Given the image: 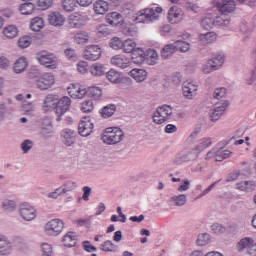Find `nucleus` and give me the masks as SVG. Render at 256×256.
Returning <instances> with one entry per match:
<instances>
[{
	"label": "nucleus",
	"mask_w": 256,
	"mask_h": 256,
	"mask_svg": "<svg viewBox=\"0 0 256 256\" xmlns=\"http://www.w3.org/2000/svg\"><path fill=\"white\" fill-rule=\"evenodd\" d=\"M173 115V108L169 105H162L152 115L156 125H163Z\"/></svg>",
	"instance_id": "obj_3"
},
{
	"label": "nucleus",
	"mask_w": 256,
	"mask_h": 256,
	"mask_svg": "<svg viewBox=\"0 0 256 256\" xmlns=\"http://www.w3.org/2000/svg\"><path fill=\"white\" fill-rule=\"evenodd\" d=\"M136 46L137 44L135 43V41H133V39H127L126 41H124L122 51H124V53H131V55H133V53L137 51V49H135Z\"/></svg>",
	"instance_id": "obj_41"
},
{
	"label": "nucleus",
	"mask_w": 256,
	"mask_h": 256,
	"mask_svg": "<svg viewBox=\"0 0 256 256\" xmlns=\"http://www.w3.org/2000/svg\"><path fill=\"white\" fill-rule=\"evenodd\" d=\"M227 107H229V102L225 100L222 103L215 104L214 108L210 111V120L215 123V121H219L221 116L225 111H227Z\"/></svg>",
	"instance_id": "obj_7"
},
{
	"label": "nucleus",
	"mask_w": 256,
	"mask_h": 256,
	"mask_svg": "<svg viewBox=\"0 0 256 256\" xmlns=\"http://www.w3.org/2000/svg\"><path fill=\"white\" fill-rule=\"evenodd\" d=\"M77 5H79V2H77V0H65L66 13H71L72 11H75Z\"/></svg>",
	"instance_id": "obj_58"
},
{
	"label": "nucleus",
	"mask_w": 256,
	"mask_h": 256,
	"mask_svg": "<svg viewBox=\"0 0 256 256\" xmlns=\"http://www.w3.org/2000/svg\"><path fill=\"white\" fill-rule=\"evenodd\" d=\"M124 45H125V42H123V40H121V38L119 37H114L110 40V47L115 51H119V49H123Z\"/></svg>",
	"instance_id": "obj_48"
},
{
	"label": "nucleus",
	"mask_w": 256,
	"mask_h": 256,
	"mask_svg": "<svg viewBox=\"0 0 256 256\" xmlns=\"http://www.w3.org/2000/svg\"><path fill=\"white\" fill-rule=\"evenodd\" d=\"M74 90L71 91V87L67 88L68 94L70 97L75 99H83V97H88V89L86 88H73Z\"/></svg>",
	"instance_id": "obj_26"
},
{
	"label": "nucleus",
	"mask_w": 256,
	"mask_h": 256,
	"mask_svg": "<svg viewBox=\"0 0 256 256\" xmlns=\"http://www.w3.org/2000/svg\"><path fill=\"white\" fill-rule=\"evenodd\" d=\"M65 55L69 61H72L73 63L77 62V53L73 49H66Z\"/></svg>",
	"instance_id": "obj_62"
},
{
	"label": "nucleus",
	"mask_w": 256,
	"mask_h": 256,
	"mask_svg": "<svg viewBox=\"0 0 256 256\" xmlns=\"http://www.w3.org/2000/svg\"><path fill=\"white\" fill-rule=\"evenodd\" d=\"M209 62L210 65H213L214 69H219L223 67V63H225V56L223 54H214Z\"/></svg>",
	"instance_id": "obj_33"
},
{
	"label": "nucleus",
	"mask_w": 256,
	"mask_h": 256,
	"mask_svg": "<svg viewBox=\"0 0 256 256\" xmlns=\"http://www.w3.org/2000/svg\"><path fill=\"white\" fill-rule=\"evenodd\" d=\"M201 26L203 27V29H206V31H209V29H213V27H215L213 16H211V14H208L206 17H204L201 21Z\"/></svg>",
	"instance_id": "obj_43"
},
{
	"label": "nucleus",
	"mask_w": 256,
	"mask_h": 256,
	"mask_svg": "<svg viewBox=\"0 0 256 256\" xmlns=\"http://www.w3.org/2000/svg\"><path fill=\"white\" fill-rule=\"evenodd\" d=\"M130 59H131V63H135V65H143V63H147V60L145 57V50L141 48H136V50L132 52Z\"/></svg>",
	"instance_id": "obj_17"
},
{
	"label": "nucleus",
	"mask_w": 256,
	"mask_h": 256,
	"mask_svg": "<svg viewBox=\"0 0 256 256\" xmlns=\"http://www.w3.org/2000/svg\"><path fill=\"white\" fill-rule=\"evenodd\" d=\"M87 89H88V97L90 99H94L95 101H97V99H101V95H103V90H101V88L93 86Z\"/></svg>",
	"instance_id": "obj_40"
},
{
	"label": "nucleus",
	"mask_w": 256,
	"mask_h": 256,
	"mask_svg": "<svg viewBox=\"0 0 256 256\" xmlns=\"http://www.w3.org/2000/svg\"><path fill=\"white\" fill-rule=\"evenodd\" d=\"M20 217L24 219V221H33L35 217H37V210L30 204L24 203L19 208Z\"/></svg>",
	"instance_id": "obj_8"
},
{
	"label": "nucleus",
	"mask_w": 256,
	"mask_h": 256,
	"mask_svg": "<svg viewBox=\"0 0 256 256\" xmlns=\"http://www.w3.org/2000/svg\"><path fill=\"white\" fill-rule=\"evenodd\" d=\"M183 19V13L181 12V9L177 7H171L168 11V21L172 25H177V23H181V20Z\"/></svg>",
	"instance_id": "obj_13"
},
{
	"label": "nucleus",
	"mask_w": 256,
	"mask_h": 256,
	"mask_svg": "<svg viewBox=\"0 0 256 256\" xmlns=\"http://www.w3.org/2000/svg\"><path fill=\"white\" fill-rule=\"evenodd\" d=\"M13 252V243L5 236L0 234V255H11Z\"/></svg>",
	"instance_id": "obj_16"
},
{
	"label": "nucleus",
	"mask_w": 256,
	"mask_h": 256,
	"mask_svg": "<svg viewBox=\"0 0 256 256\" xmlns=\"http://www.w3.org/2000/svg\"><path fill=\"white\" fill-rule=\"evenodd\" d=\"M22 153L27 154L33 149V141L26 139L20 144Z\"/></svg>",
	"instance_id": "obj_54"
},
{
	"label": "nucleus",
	"mask_w": 256,
	"mask_h": 256,
	"mask_svg": "<svg viewBox=\"0 0 256 256\" xmlns=\"http://www.w3.org/2000/svg\"><path fill=\"white\" fill-rule=\"evenodd\" d=\"M82 248L86 253H95L97 251V247L91 244V241L85 240L82 242Z\"/></svg>",
	"instance_id": "obj_59"
},
{
	"label": "nucleus",
	"mask_w": 256,
	"mask_h": 256,
	"mask_svg": "<svg viewBox=\"0 0 256 256\" xmlns=\"http://www.w3.org/2000/svg\"><path fill=\"white\" fill-rule=\"evenodd\" d=\"M146 63L148 65H157V59H159V54L155 51V49H148L145 52Z\"/></svg>",
	"instance_id": "obj_28"
},
{
	"label": "nucleus",
	"mask_w": 256,
	"mask_h": 256,
	"mask_svg": "<svg viewBox=\"0 0 256 256\" xmlns=\"http://www.w3.org/2000/svg\"><path fill=\"white\" fill-rule=\"evenodd\" d=\"M211 231L214 232L216 235H221L227 231V228L220 223H214L210 227Z\"/></svg>",
	"instance_id": "obj_57"
},
{
	"label": "nucleus",
	"mask_w": 256,
	"mask_h": 256,
	"mask_svg": "<svg viewBox=\"0 0 256 256\" xmlns=\"http://www.w3.org/2000/svg\"><path fill=\"white\" fill-rule=\"evenodd\" d=\"M209 241H211V235H209L208 233L198 235L197 244L200 247H205V245H207Z\"/></svg>",
	"instance_id": "obj_52"
},
{
	"label": "nucleus",
	"mask_w": 256,
	"mask_h": 256,
	"mask_svg": "<svg viewBox=\"0 0 256 256\" xmlns=\"http://www.w3.org/2000/svg\"><path fill=\"white\" fill-rule=\"evenodd\" d=\"M106 78L108 81H110V83L119 85L123 81V73L115 69H110L108 72H106Z\"/></svg>",
	"instance_id": "obj_18"
},
{
	"label": "nucleus",
	"mask_w": 256,
	"mask_h": 256,
	"mask_svg": "<svg viewBox=\"0 0 256 256\" xmlns=\"http://www.w3.org/2000/svg\"><path fill=\"white\" fill-rule=\"evenodd\" d=\"M233 152L229 150H220L216 152V161H224V159H229Z\"/></svg>",
	"instance_id": "obj_56"
},
{
	"label": "nucleus",
	"mask_w": 256,
	"mask_h": 256,
	"mask_svg": "<svg viewBox=\"0 0 256 256\" xmlns=\"http://www.w3.org/2000/svg\"><path fill=\"white\" fill-rule=\"evenodd\" d=\"M38 7L45 11L49 7H53V0H38Z\"/></svg>",
	"instance_id": "obj_63"
},
{
	"label": "nucleus",
	"mask_w": 256,
	"mask_h": 256,
	"mask_svg": "<svg viewBox=\"0 0 256 256\" xmlns=\"http://www.w3.org/2000/svg\"><path fill=\"white\" fill-rule=\"evenodd\" d=\"M36 60L47 69H57V57L53 53L40 51L36 54Z\"/></svg>",
	"instance_id": "obj_4"
},
{
	"label": "nucleus",
	"mask_w": 256,
	"mask_h": 256,
	"mask_svg": "<svg viewBox=\"0 0 256 256\" xmlns=\"http://www.w3.org/2000/svg\"><path fill=\"white\" fill-rule=\"evenodd\" d=\"M109 11V3L105 0H97L94 3V12L96 15H105Z\"/></svg>",
	"instance_id": "obj_20"
},
{
	"label": "nucleus",
	"mask_w": 256,
	"mask_h": 256,
	"mask_svg": "<svg viewBox=\"0 0 256 256\" xmlns=\"http://www.w3.org/2000/svg\"><path fill=\"white\" fill-rule=\"evenodd\" d=\"M117 111V106L115 104H108L99 110V113L103 119H109V117H113L115 112Z\"/></svg>",
	"instance_id": "obj_25"
},
{
	"label": "nucleus",
	"mask_w": 256,
	"mask_h": 256,
	"mask_svg": "<svg viewBox=\"0 0 256 256\" xmlns=\"http://www.w3.org/2000/svg\"><path fill=\"white\" fill-rule=\"evenodd\" d=\"M68 27L70 29H81L83 27V15L75 12L68 18Z\"/></svg>",
	"instance_id": "obj_15"
},
{
	"label": "nucleus",
	"mask_w": 256,
	"mask_h": 256,
	"mask_svg": "<svg viewBox=\"0 0 256 256\" xmlns=\"http://www.w3.org/2000/svg\"><path fill=\"white\" fill-rule=\"evenodd\" d=\"M19 33V30L15 27V25H9L4 28L3 35L8 39H15V36Z\"/></svg>",
	"instance_id": "obj_44"
},
{
	"label": "nucleus",
	"mask_w": 256,
	"mask_h": 256,
	"mask_svg": "<svg viewBox=\"0 0 256 256\" xmlns=\"http://www.w3.org/2000/svg\"><path fill=\"white\" fill-rule=\"evenodd\" d=\"M174 43L176 45V51H180L181 53H187L191 49V44L187 41L177 40Z\"/></svg>",
	"instance_id": "obj_47"
},
{
	"label": "nucleus",
	"mask_w": 256,
	"mask_h": 256,
	"mask_svg": "<svg viewBox=\"0 0 256 256\" xmlns=\"http://www.w3.org/2000/svg\"><path fill=\"white\" fill-rule=\"evenodd\" d=\"M156 13H163V8H146L139 12L138 16L135 18V21L136 23H151V21L159 19V16H157Z\"/></svg>",
	"instance_id": "obj_2"
},
{
	"label": "nucleus",
	"mask_w": 256,
	"mask_h": 256,
	"mask_svg": "<svg viewBox=\"0 0 256 256\" xmlns=\"http://www.w3.org/2000/svg\"><path fill=\"white\" fill-rule=\"evenodd\" d=\"M111 63L120 69H127V67H131V58L125 55H116L111 58Z\"/></svg>",
	"instance_id": "obj_11"
},
{
	"label": "nucleus",
	"mask_w": 256,
	"mask_h": 256,
	"mask_svg": "<svg viewBox=\"0 0 256 256\" xmlns=\"http://www.w3.org/2000/svg\"><path fill=\"white\" fill-rule=\"evenodd\" d=\"M65 193V186H60L59 188L55 189L54 192L48 193V199H58Z\"/></svg>",
	"instance_id": "obj_55"
},
{
	"label": "nucleus",
	"mask_w": 256,
	"mask_h": 256,
	"mask_svg": "<svg viewBox=\"0 0 256 256\" xmlns=\"http://www.w3.org/2000/svg\"><path fill=\"white\" fill-rule=\"evenodd\" d=\"M237 189H239V191H254L255 190V181H242L240 183L236 184Z\"/></svg>",
	"instance_id": "obj_35"
},
{
	"label": "nucleus",
	"mask_w": 256,
	"mask_h": 256,
	"mask_svg": "<svg viewBox=\"0 0 256 256\" xmlns=\"http://www.w3.org/2000/svg\"><path fill=\"white\" fill-rule=\"evenodd\" d=\"M198 86L193 82L186 81L182 85L183 95L186 99H193L197 93Z\"/></svg>",
	"instance_id": "obj_14"
},
{
	"label": "nucleus",
	"mask_w": 256,
	"mask_h": 256,
	"mask_svg": "<svg viewBox=\"0 0 256 256\" xmlns=\"http://www.w3.org/2000/svg\"><path fill=\"white\" fill-rule=\"evenodd\" d=\"M174 53H177V46L174 43L166 44L163 49L161 50V57L162 59H169L174 55Z\"/></svg>",
	"instance_id": "obj_22"
},
{
	"label": "nucleus",
	"mask_w": 256,
	"mask_h": 256,
	"mask_svg": "<svg viewBox=\"0 0 256 256\" xmlns=\"http://www.w3.org/2000/svg\"><path fill=\"white\" fill-rule=\"evenodd\" d=\"M77 70L84 75V73L89 71V64L85 61H80L77 63Z\"/></svg>",
	"instance_id": "obj_64"
},
{
	"label": "nucleus",
	"mask_w": 256,
	"mask_h": 256,
	"mask_svg": "<svg viewBox=\"0 0 256 256\" xmlns=\"http://www.w3.org/2000/svg\"><path fill=\"white\" fill-rule=\"evenodd\" d=\"M1 207L6 213H13L17 209V202L15 200L5 199L2 201Z\"/></svg>",
	"instance_id": "obj_32"
},
{
	"label": "nucleus",
	"mask_w": 256,
	"mask_h": 256,
	"mask_svg": "<svg viewBox=\"0 0 256 256\" xmlns=\"http://www.w3.org/2000/svg\"><path fill=\"white\" fill-rule=\"evenodd\" d=\"M253 243H255V240L251 237H245L242 238L236 245L238 251H245V249H249L251 246H253Z\"/></svg>",
	"instance_id": "obj_30"
},
{
	"label": "nucleus",
	"mask_w": 256,
	"mask_h": 256,
	"mask_svg": "<svg viewBox=\"0 0 256 256\" xmlns=\"http://www.w3.org/2000/svg\"><path fill=\"white\" fill-rule=\"evenodd\" d=\"M74 41L78 45H85V43H89V33L85 31H79L74 35Z\"/></svg>",
	"instance_id": "obj_34"
},
{
	"label": "nucleus",
	"mask_w": 256,
	"mask_h": 256,
	"mask_svg": "<svg viewBox=\"0 0 256 256\" xmlns=\"http://www.w3.org/2000/svg\"><path fill=\"white\" fill-rule=\"evenodd\" d=\"M43 27H45V22L43 21V18L35 17L34 19L31 20L30 29L32 31H41Z\"/></svg>",
	"instance_id": "obj_39"
},
{
	"label": "nucleus",
	"mask_w": 256,
	"mask_h": 256,
	"mask_svg": "<svg viewBox=\"0 0 256 256\" xmlns=\"http://www.w3.org/2000/svg\"><path fill=\"white\" fill-rule=\"evenodd\" d=\"M34 85L37 89H40V91H47V89H51V87L55 85V76L51 73H44L41 74V76H36Z\"/></svg>",
	"instance_id": "obj_6"
},
{
	"label": "nucleus",
	"mask_w": 256,
	"mask_h": 256,
	"mask_svg": "<svg viewBox=\"0 0 256 256\" xmlns=\"http://www.w3.org/2000/svg\"><path fill=\"white\" fill-rule=\"evenodd\" d=\"M13 69L14 73H23V71L27 69V59L21 57L18 60H16Z\"/></svg>",
	"instance_id": "obj_36"
},
{
	"label": "nucleus",
	"mask_w": 256,
	"mask_h": 256,
	"mask_svg": "<svg viewBox=\"0 0 256 256\" xmlns=\"http://www.w3.org/2000/svg\"><path fill=\"white\" fill-rule=\"evenodd\" d=\"M84 59L87 61H97L101 59V47H99V45L87 46L84 51Z\"/></svg>",
	"instance_id": "obj_9"
},
{
	"label": "nucleus",
	"mask_w": 256,
	"mask_h": 256,
	"mask_svg": "<svg viewBox=\"0 0 256 256\" xmlns=\"http://www.w3.org/2000/svg\"><path fill=\"white\" fill-rule=\"evenodd\" d=\"M131 77L138 83H143L147 79V70L134 68L130 71Z\"/></svg>",
	"instance_id": "obj_24"
},
{
	"label": "nucleus",
	"mask_w": 256,
	"mask_h": 256,
	"mask_svg": "<svg viewBox=\"0 0 256 256\" xmlns=\"http://www.w3.org/2000/svg\"><path fill=\"white\" fill-rule=\"evenodd\" d=\"M237 8V3L235 0H221L217 3V9L222 13V15H227V13H233Z\"/></svg>",
	"instance_id": "obj_10"
},
{
	"label": "nucleus",
	"mask_w": 256,
	"mask_h": 256,
	"mask_svg": "<svg viewBox=\"0 0 256 256\" xmlns=\"http://www.w3.org/2000/svg\"><path fill=\"white\" fill-rule=\"evenodd\" d=\"M212 144H213V142L211 141V138H203L199 141L195 150L198 153H201V151H205V149H207V147H211Z\"/></svg>",
	"instance_id": "obj_45"
},
{
	"label": "nucleus",
	"mask_w": 256,
	"mask_h": 256,
	"mask_svg": "<svg viewBox=\"0 0 256 256\" xmlns=\"http://www.w3.org/2000/svg\"><path fill=\"white\" fill-rule=\"evenodd\" d=\"M54 111L57 115L56 121H63L65 115V97H62L54 107Z\"/></svg>",
	"instance_id": "obj_23"
},
{
	"label": "nucleus",
	"mask_w": 256,
	"mask_h": 256,
	"mask_svg": "<svg viewBox=\"0 0 256 256\" xmlns=\"http://www.w3.org/2000/svg\"><path fill=\"white\" fill-rule=\"evenodd\" d=\"M231 19L227 17V14L216 16L214 18V27H229Z\"/></svg>",
	"instance_id": "obj_29"
},
{
	"label": "nucleus",
	"mask_w": 256,
	"mask_h": 256,
	"mask_svg": "<svg viewBox=\"0 0 256 256\" xmlns=\"http://www.w3.org/2000/svg\"><path fill=\"white\" fill-rule=\"evenodd\" d=\"M97 33L98 35H102V37H107V35H111V33H113V30L109 27V25L100 24L97 27Z\"/></svg>",
	"instance_id": "obj_50"
},
{
	"label": "nucleus",
	"mask_w": 256,
	"mask_h": 256,
	"mask_svg": "<svg viewBox=\"0 0 256 256\" xmlns=\"http://www.w3.org/2000/svg\"><path fill=\"white\" fill-rule=\"evenodd\" d=\"M42 256H53V245L43 242L41 244Z\"/></svg>",
	"instance_id": "obj_51"
},
{
	"label": "nucleus",
	"mask_w": 256,
	"mask_h": 256,
	"mask_svg": "<svg viewBox=\"0 0 256 256\" xmlns=\"http://www.w3.org/2000/svg\"><path fill=\"white\" fill-rule=\"evenodd\" d=\"M48 21L50 25H54V27H61L65 23V18L59 12H53L48 16Z\"/></svg>",
	"instance_id": "obj_19"
},
{
	"label": "nucleus",
	"mask_w": 256,
	"mask_h": 256,
	"mask_svg": "<svg viewBox=\"0 0 256 256\" xmlns=\"http://www.w3.org/2000/svg\"><path fill=\"white\" fill-rule=\"evenodd\" d=\"M77 137V132L71 129H66L65 131V145L71 147L75 143Z\"/></svg>",
	"instance_id": "obj_38"
},
{
	"label": "nucleus",
	"mask_w": 256,
	"mask_h": 256,
	"mask_svg": "<svg viewBox=\"0 0 256 256\" xmlns=\"http://www.w3.org/2000/svg\"><path fill=\"white\" fill-rule=\"evenodd\" d=\"M99 249L100 251H104V253H119V246L110 240H106L100 244Z\"/></svg>",
	"instance_id": "obj_21"
},
{
	"label": "nucleus",
	"mask_w": 256,
	"mask_h": 256,
	"mask_svg": "<svg viewBox=\"0 0 256 256\" xmlns=\"http://www.w3.org/2000/svg\"><path fill=\"white\" fill-rule=\"evenodd\" d=\"M31 38L29 36H23L18 40V46L20 49H27L31 45Z\"/></svg>",
	"instance_id": "obj_60"
},
{
	"label": "nucleus",
	"mask_w": 256,
	"mask_h": 256,
	"mask_svg": "<svg viewBox=\"0 0 256 256\" xmlns=\"http://www.w3.org/2000/svg\"><path fill=\"white\" fill-rule=\"evenodd\" d=\"M197 159V155L193 154L192 152L186 154H178L175 157L174 163L176 165H181V163H187L189 161H195Z\"/></svg>",
	"instance_id": "obj_27"
},
{
	"label": "nucleus",
	"mask_w": 256,
	"mask_h": 256,
	"mask_svg": "<svg viewBox=\"0 0 256 256\" xmlns=\"http://www.w3.org/2000/svg\"><path fill=\"white\" fill-rule=\"evenodd\" d=\"M57 99L56 95L53 94H48L43 102V111L47 112V111H51V109H53L54 105H55V100Z\"/></svg>",
	"instance_id": "obj_31"
},
{
	"label": "nucleus",
	"mask_w": 256,
	"mask_h": 256,
	"mask_svg": "<svg viewBox=\"0 0 256 256\" xmlns=\"http://www.w3.org/2000/svg\"><path fill=\"white\" fill-rule=\"evenodd\" d=\"M227 95V89L226 88H216L213 92L214 99H223Z\"/></svg>",
	"instance_id": "obj_61"
},
{
	"label": "nucleus",
	"mask_w": 256,
	"mask_h": 256,
	"mask_svg": "<svg viewBox=\"0 0 256 256\" xmlns=\"http://www.w3.org/2000/svg\"><path fill=\"white\" fill-rule=\"evenodd\" d=\"M19 9L22 15H31L33 11H35V5L31 2H28L21 4Z\"/></svg>",
	"instance_id": "obj_46"
},
{
	"label": "nucleus",
	"mask_w": 256,
	"mask_h": 256,
	"mask_svg": "<svg viewBox=\"0 0 256 256\" xmlns=\"http://www.w3.org/2000/svg\"><path fill=\"white\" fill-rule=\"evenodd\" d=\"M106 23L112 27L123 25V16L119 12H110L105 17Z\"/></svg>",
	"instance_id": "obj_12"
},
{
	"label": "nucleus",
	"mask_w": 256,
	"mask_h": 256,
	"mask_svg": "<svg viewBox=\"0 0 256 256\" xmlns=\"http://www.w3.org/2000/svg\"><path fill=\"white\" fill-rule=\"evenodd\" d=\"M171 201L175 203L176 207H183L185 203H187V195L185 194H180L178 196H173L171 197Z\"/></svg>",
	"instance_id": "obj_49"
},
{
	"label": "nucleus",
	"mask_w": 256,
	"mask_h": 256,
	"mask_svg": "<svg viewBox=\"0 0 256 256\" xmlns=\"http://www.w3.org/2000/svg\"><path fill=\"white\" fill-rule=\"evenodd\" d=\"M124 138L125 134L119 127L106 128L102 135V141L106 145H117V143H121V140Z\"/></svg>",
	"instance_id": "obj_1"
},
{
	"label": "nucleus",
	"mask_w": 256,
	"mask_h": 256,
	"mask_svg": "<svg viewBox=\"0 0 256 256\" xmlns=\"http://www.w3.org/2000/svg\"><path fill=\"white\" fill-rule=\"evenodd\" d=\"M90 72L95 77H102V75H106V73H107L105 70V66H103L102 64H99V63L93 64L90 67Z\"/></svg>",
	"instance_id": "obj_37"
},
{
	"label": "nucleus",
	"mask_w": 256,
	"mask_h": 256,
	"mask_svg": "<svg viewBox=\"0 0 256 256\" xmlns=\"http://www.w3.org/2000/svg\"><path fill=\"white\" fill-rule=\"evenodd\" d=\"M63 229H65V223L60 219H52L46 223L44 227V231L48 237H57V235H61Z\"/></svg>",
	"instance_id": "obj_5"
},
{
	"label": "nucleus",
	"mask_w": 256,
	"mask_h": 256,
	"mask_svg": "<svg viewBox=\"0 0 256 256\" xmlns=\"http://www.w3.org/2000/svg\"><path fill=\"white\" fill-rule=\"evenodd\" d=\"M65 239L71 241V243L66 244L65 247H75V245H77V241H79V235H77V232L70 231L66 233Z\"/></svg>",
	"instance_id": "obj_42"
},
{
	"label": "nucleus",
	"mask_w": 256,
	"mask_h": 256,
	"mask_svg": "<svg viewBox=\"0 0 256 256\" xmlns=\"http://www.w3.org/2000/svg\"><path fill=\"white\" fill-rule=\"evenodd\" d=\"M80 109L82 113H91L93 111L94 106H93V101L92 100H86L81 103Z\"/></svg>",
	"instance_id": "obj_53"
}]
</instances>
